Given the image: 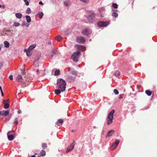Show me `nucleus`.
<instances>
[{
    "mask_svg": "<svg viewBox=\"0 0 157 157\" xmlns=\"http://www.w3.org/2000/svg\"><path fill=\"white\" fill-rule=\"evenodd\" d=\"M56 85L58 88L60 89L62 92L65 90L66 83L64 80L60 78L58 79Z\"/></svg>",
    "mask_w": 157,
    "mask_h": 157,
    "instance_id": "f257e3e1",
    "label": "nucleus"
},
{
    "mask_svg": "<svg viewBox=\"0 0 157 157\" xmlns=\"http://www.w3.org/2000/svg\"><path fill=\"white\" fill-rule=\"evenodd\" d=\"M114 112V110L113 109L109 114L108 117V120L107 122L108 124L109 125L112 122L113 119V115Z\"/></svg>",
    "mask_w": 157,
    "mask_h": 157,
    "instance_id": "f03ea898",
    "label": "nucleus"
},
{
    "mask_svg": "<svg viewBox=\"0 0 157 157\" xmlns=\"http://www.w3.org/2000/svg\"><path fill=\"white\" fill-rule=\"evenodd\" d=\"M80 54V52L78 51L76 52H74L72 56L71 59L73 61L77 62L78 61V56Z\"/></svg>",
    "mask_w": 157,
    "mask_h": 157,
    "instance_id": "7ed1b4c3",
    "label": "nucleus"
},
{
    "mask_svg": "<svg viewBox=\"0 0 157 157\" xmlns=\"http://www.w3.org/2000/svg\"><path fill=\"white\" fill-rule=\"evenodd\" d=\"M109 21H98L97 24L98 26L100 27H105L109 25Z\"/></svg>",
    "mask_w": 157,
    "mask_h": 157,
    "instance_id": "20e7f679",
    "label": "nucleus"
},
{
    "mask_svg": "<svg viewBox=\"0 0 157 157\" xmlns=\"http://www.w3.org/2000/svg\"><path fill=\"white\" fill-rule=\"evenodd\" d=\"M94 13L92 12L91 14H90L87 17V18L89 22L92 23L93 22V18L94 17Z\"/></svg>",
    "mask_w": 157,
    "mask_h": 157,
    "instance_id": "39448f33",
    "label": "nucleus"
},
{
    "mask_svg": "<svg viewBox=\"0 0 157 157\" xmlns=\"http://www.w3.org/2000/svg\"><path fill=\"white\" fill-rule=\"evenodd\" d=\"M119 140H116L115 142L112 144L110 147V149L111 150H113L116 148V147L118 145V144L119 143Z\"/></svg>",
    "mask_w": 157,
    "mask_h": 157,
    "instance_id": "423d86ee",
    "label": "nucleus"
},
{
    "mask_svg": "<svg viewBox=\"0 0 157 157\" xmlns=\"http://www.w3.org/2000/svg\"><path fill=\"white\" fill-rule=\"evenodd\" d=\"M76 41L79 43H84L86 42V40L83 37L79 36L77 38Z\"/></svg>",
    "mask_w": 157,
    "mask_h": 157,
    "instance_id": "0eeeda50",
    "label": "nucleus"
},
{
    "mask_svg": "<svg viewBox=\"0 0 157 157\" xmlns=\"http://www.w3.org/2000/svg\"><path fill=\"white\" fill-rule=\"evenodd\" d=\"M75 144L74 142L72 143L67 148L66 151L67 153L68 152L72 150L74 148Z\"/></svg>",
    "mask_w": 157,
    "mask_h": 157,
    "instance_id": "6e6552de",
    "label": "nucleus"
},
{
    "mask_svg": "<svg viewBox=\"0 0 157 157\" xmlns=\"http://www.w3.org/2000/svg\"><path fill=\"white\" fill-rule=\"evenodd\" d=\"M22 78L21 75H18L16 78V81L18 82L21 83L22 82Z\"/></svg>",
    "mask_w": 157,
    "mask_h": 157,
    "instance_id": "1a4fd4ad",
    "label": "nucleus"
},
{
    "mask_svg": "<svg viewBox=\"0 0 157 157\" xmlns=\"http://www.w3.org/2000/svg\"><path fill=\"white\" fill-rule=\"evenodd\" d=\"M1 115L2 116H6L8 115L9 113V110H3L0 111Z\"/></svg>",
    "mask_w": 157,
    "mask_h": 157,
    "instance_id": "9d476101",
    "label": "nucleus"
},
{
    "mask_svg": "<svg viewBox=\"0 0 157 157\" xmlns=\"http://www.w3.org/2000/svg\"><path fill=\"white\" fill-rule=\"evenodd\" d=\"M82 33L88 36L90 34V30L89 29H86L83 31Z\"/></svg>",
    "mask_w": 157,
    "mask_h": 157,
    "instance_id": "9b49d317",
    "label": "nucleus"
},
{
    "mask_svg": "<svg viewBox=\"0 0 157 157\" xmlns=\"http://www.w3.org/2000/svg\"><path fill=\"white\" fill-rule=\"evenodd\" d=\"M49 56L51 58H52L55 55L56 52L53 49H52L51 52L49 53Z\"/></svg>",
    "mask_w": 157,
    "mask_h": 157,
    "instance_id": "f8f14e48",
    "label": "nucleus"
},
{
    "mask_svg": "<svg viewBox=\"0 0 157 157\" xmlns=\"http://www.w3.org/2000/svg\"><path fill=\"white\" fill-rule=\"evenodd\" d=\"M114 131L113 130H111L108 132L107 135L106 136V137H107V136L108 137L111 136L114 133Z\"/></svg>",
    "mask_w": 157,
    "mask_h": 157,
    "instance_id": "ddd939ff",
    "label": "nucleus"
},
{
    "mask_svg": "<svg viewBox=\"0 0 157 157\" xmlns=\"http://www.w3.org/2000/svg\"><path fill=\"white\" fill-rule=\"evenodd\" d=\"M36 46V45L35 44H33V45H30L29 47L28 48V51H31Z\"/></svg>",
    "mask_w": 157,
    "mask_h": 157,
    "instance_id": "4468645a",
    "label": "nucleus"
},
{
    "mask_svg": "<svg viewBox=\"0 0 157 157\" xmlns=\"http://www.w3.org/2000/svg\"><path fill=\"white\" fill-rule=\"evenodd\" d=\"M7 136H8V139L10 140V141L12 140L14 138V137L13 136V134H11V135L7 134Z\"/></svg>",
    "mask_w": 157,
    "mask_h": 157,
    "instance_id": "2eb2a0df",
    "label": "nucleus"
},
{
    "mask_svg": "<svg viewBox=\"0 0 157 157\" xmlns=\"http://www.w3.org/2000/svg\"><path fill=\"white\" fill-rule=\"evenodd\" d=\"M75 47L79 49H82L85 48V47L83 46L78 44L75 45Z\"/></svg>",
    "mask_w": 157,
    "mask_h": 157,
    "instance_id": "dca6fc26",
    "label": "nucleus"
},
{
    "mask_svg": "<svg viewBox=\"0 0 157 157\" xmlns=\"http://www.w3.org/2000/svg\"><path fill=\"white\" fill-rule=\"evenodd\" d=\"M64 5L66 6H67L70 5V1L69 0H67L66 1L64 2Z\"/></svg>",
    "mask_w": 157,
    "mask_h": 157,
    "instance_id": "f3484780",
    "label": "nucleus"
},
{
    "mask_svg": "<svg viewBox=\"0 0 157 157\" xmlns=\"http://www.w3.org/2000/svg\"><path fill=\"white\" fill-rule=\"evenodd\" d=\"M5 46L6 48H8L10 46V44L7 41H5L4 43Z\"/></svg>",
    "mask_w": 157,
    "mask_h": 157,
    "instance_id": "a211bd4d",
    "label": "nucleus"
},
{
    "mask_svg": "<svg viewBox=\"0 0 157 157\" xmlns=\"http://www.w3.org/2000/svg\"><path fill=\"white\" fill-rule=\"evenodd\" d=\"M16 16L18 18L20 19L22 17L21 14L20 13H17L16 14Z\"/></svg>",
    "mask_w": 157,
    "mask_h": 157,
    "instance_id": "6ab92c4d",
    "label": "nucleus"
},
{
    "mask_svg": "<svg viewBox=\"0 0 157 157\" xmlns=\"http://www.w3.org/2000/svg\"><path fill=\"white\" fill-rule=\"evenodd\" d=\"M26 19L27 21L28 22H30L31 21V18L29 16H28V15L26 16Z\"/></svg>",
    "mask_w": 157,
    "mask_h": 157,
    "instance_id": "aec40b11",
    "label": "nucleus"
},
{
    "mask_svg": "<svg viewBox=\"0 0 157 157\" xmlns=\"http://www.w3.org/2000/svg\"><path fill=\"white\" fill-rule=\"evenodd\" d=\"M61 90L59 89H56L55 90V93L56 94H60L61 92Z\"/></svg>",
    "mask_w": 157,
    "mask_h": 157,
    "instance_id": "412c9836",
    "label": "nucleus"
},
{
    "mask_svg": "<svg viewBox=\"0 0 157 157\" xmlns=\"http://www.w3.org/2000/svg\"><path fill=\"white\" fill-rule=\"evenodd\" d=\"M60 74V71L59 70H56L55 72V76L58 75Z\"/></svg>",
    "mask_w": 157,
    "mask_h": 157,
    "instance_id": "4be33fe9",
    "label": "nucleus"
},
{
    "mask_svg": "<svg viewBox=\"0 0 157 157\" xmlns=\"http://www.w3.org/2000/svg\"><path fill=\"white\" fill-rule=\"evenodd\" d=\"M40 155L42 156H44L46 155V152L45 151L42 150L40 152Z\"/></svg>",
    "mask_w": 157,
    "mask_h": 157,
    "instance_id": "5701e85b",
    "label": "nucleus"
},
{
    "mask_svg": "<svg viewBox=\"0 0 157 157\" xmlns=\"http://www.w3.org/2000/svg\"><path fill=\"white\" fill-rule=\"evenodd\" d=\"M38 14L39 15V18H41L44 15V13L40 11L39 12Z\"/></svg>",
    "mask_w": 157,
    "mask_h": 157,
    "instance_id": "b1692460",
    "label": "nucleus"
},
{
    "mask_svg": "<svg viewBox=\"0 0 157 157\" xmlns=\"http://www.w3.org/2000/svg\"><path fill=\"white\" fill-rule=\"evenodd\" d=\"M146 94L148 96H151V92L149 90H146L145 91Z\"/></svg>",
    "mask_w": 157,
    "mask_h": 157,
    "instance_id": "393cba45",
    "label": "nucleus"
},
{
    "mask_svg": "<svg viewBox=\"0 0 157 157\" xmlns=\"http://www.w3.org/2000/svg\"><path fill=\"white\" fill-rule=\"evenodd\" d=\"M10 106L9 104L8 103H5L4 107V108L5 109H8Z\"/></svg>",
    "mask_w": 157,
    "mask_h": 157,
    "instance_id": "a878e982",
    "label": "nucleus"
},
{
    "mask_svg": "<svg viewBox=\"0 0 157 157\" xmlns=\"http://www.w3.org/2000/svg\"><path fill=\"white\" fill-rule=\"evenodd\" d=\"M118 14L115 12H113L112 13V16L115 17H117L118 16Z\"/></svg>",
    "mask_w": 157,
    "mask_h": 157,
    "instance_id": "bb28decb",
    "label": "nucleus"
},
{
    "mask_svg": "<svg viewBox=\"0 0 157 157\" xmlns=\"http://www.w3.org/2000/svg\"><path fill=\"white\" fill-rule=\"evenodd\" d=\"M120 73L119 71H116L114 73V75L116 77H118L120 75Z\"/></svg>",
    "mask_w": 157,
    "mask_h": 157,
    "instance_id": "cd10ccee",
    "label": "nucleus"
},
{
    "mask_svg": "<svg viewBox=\"0 0 157 157\" xmlns=\"http://www.w3.org/2000/svg\"><path fill=\"white\" fill-rule=\"evenodd\" d=\"M62 39V37L61 36H59L57 37V40L58 41H60Z\"/></svg>",
    "mask_w": 157,
    "mask_h": 157,
    "instance_id": "c85d7f7f",
    "label": "nucleus"
},
{
    "mask_svg": "<svg viewBox=\"0 0 157 157\" xmlns=\"http://www.w3.org/2000/svg\"><path fill=\"white\" fill-rule=\"evenodd\" d=\"M23 1L25 2V4L26 6H28L29 5V2H30V0H23Z\"/></svg>",
    "mask_w": 157,
    "mask_h": 157,
    "instance_id": "c756f323",
    "label": "nucleus"
},
{
    "mask_svg": "<svg viewBox=\"0 0 157 157\" xmlns=\"http://www.w3.org/2000/svg\"><path fill=\"white\" fill-rule=\"evenodd\" d=\"M63 119H59L57 122V123H60V124H63Z\"/></svg>",
    "mask_w": 157,
    "mask_h": 157,
    "instance_id": "7c9ffc66",
    "label": "nucleus"
},
{
    "mask_svg": "<svg viewBox=\"0 0 157 157\" xmlns=\"http://www.w3.org/2000/svg\"><path fill=\"white\" fill-rule=\"evenodd\" d=\"M26 13L27 14H29L31 13V9L29 8H28L27 10L26 11Z\"/></svg>",
    "mask_w": 157,
    "mask_h": 157,
    "instance_id": "2f4dec72",
    "label": "nucleus"
},
{
    "mask_svg": "<svg viewBox=\"0 0 157 157\" xmlns=\"http://www.w3.org/2000/svg\"><path fill=\"white\" fill-rule=\"evenodd\" d=\"M71 73L73 75H76L77 74V72L74 70H71Z\"/></svg>",
    "mask_w": 157,
    "mask_h": 157,
    "instance_id": "473e14b6",
    "label": "nucleus"
},
{
    "mask_svg": "<svg viewBox=\"0 0 157 157\" xmlns=\"http://www.w3.org/2000/svg\"><path fill=\"white\" fill-rule=\"evenodd\" d=\"M112 6L114 8L117 9V8L118 5L116 3H114L113 4Z\"/></svg>",
    "mask_w": 157,
    "mask_h": 157,
    "instance_id": "72a5a7b5",
    "label": "nucleus"
},
{
    "mask_svg": "<svg viewBox=\"0 0 157 157\" xmlns=\"http://www.w3.org/2000/svg\"><path fill=\"white\" fill-rule=\"evenodd\" d=\"M14 134V131L13 130L10 131L9 132L7 133V134H8V135H11V134L13 135Z\"/></svg>",
    "mask_w": 157,
    "mask_h": 157,
    "instance_id": "f704fd0d",
    "label": "nucleus"
},
{
    "mask_svg": "<svg viewBox=\"0 0 157 157\" xmlns=\"http://www.w3.org/2000/svg\"><path fill=\"white\" fill-rule=\"evenodd\" d=\"M70 33V31L68 29L66 30L65 31V34L68 35Z\"/></svg>",
    "mask_w": 157,
    "mask_h": 157,
    "instance_id": "c9c22d12",
    "label": "nucleus"
},
{
    "mask_svg": "<svg viewBox=\"0 0 157 157\" xmlns=\"http://www.w3.org/2000/svg\"><path fill=\"white\" fill-rule=\"evenodd\" d=\"M47 147V144L46 143H43L42 144V147L43 148H46Z\"/></svg>",
    "mask_w": 157,
    "mask_h": 157,
    "instance_id": "e433bc0d",
    "label": "nucleus"
},
{
    "mask_svg": "<svg viewBox=\"0 0 157 157\" xmlns=\"http://www.w3.org/2000/svg\"><path fill=\"white\" fill-rule=\"evenodd\" d=\"M80 1L84 3H87L89 1V0H80Z\"/></svg>",
    "mask_w": 157,
    "mask_h": 157,
    "instance_id": "4c0bfd02",
    "label": "nucleus"
},
{
    "mask_svg": "<svg viewBox=\"0 0 157 157\" xmlns=\"http://www.w3.org/2000/svg\"><path fill=\"white\" fill-rule=\"evenodd\" d=\"M26 55L28 56H30L31 55L30 51H28L27 52H26Z\"/></svg>",
    "mask_w": 157,
    "mask_h": 157,
    "instance_id": "58836bf2",
    "label": "nucleus"
},
{
    "mask_svg": "<svg viewBox=\"0 0 157 157\" xmlns=\"http://www.w3.org/2000/svg\"><path fill=\"white\" fill-rule=\"evenodd\" d=\"M113 92L116 95H117L119 94V92L116 89H114L113 90Z\"/></svg>",
    "mask_w": 157,
    "mask_h": 157,
    "instance_id": "ea45409f",
    "label": "nucleus"
},
{
    "mask_svg": "<svg viewBox=\"0 0 157 157\" xmlns=\"http://www.w3.org/2000/svg\"><path fill=\"white\" fill-rule=\"evenodd\" d=\"M14 123L16 124H18V120L17 118H15L14 119Z\"/></svg>",
    "mask_w": 157,
    "mask_h": 157,
    "instance_id": "a19ab883",
    "label": "nucleus"
},
{
    "mask_svg": "<svg viewBox=\"0 0 157 157\" xmlns=\"http://www.w3.org/2000/svg\"><path fill=\"white\" fill-rule=\"evenodd\" d=\"M0 91L1 92L2 96L3 97L4 96V94L3 93V92L2 90L1 86H0Z\"/></svg>",
    "mask_w": 157,
    "mask_h": 157,
    "instance_id": "79ce46f5",
    "label": "nucleus"
},
{
    "mask_svg": "<svg viewBox=\"0 0 157 157\" xmlns=\"http://www.w3.org/2000/svg\"><path fill=\"white\" fill-rule=\"evenodd\" d=\"M14 25L15 26H18L20 25V23L17 22H15Z\"/></svg>",
    "mask_w": 157,
    "mask_h": 157,
    "instance_id": "37998d69",
    "label": "nucleus"
},
{
    "mask_svg": "<svg viewBox=\"0 0 157 157\" xmlns=\"http://www.w3.org/2000/svg\"><path fill=\"white\" fill-rule=\"evenodd\" d=\"M9 78L10 80H12L13 79V75H10L9 76Z\"/></svg>",
    "mask_w": 157,
    "mask_h": 157,
    "instance_id": "c03bdc74",
    "label": "nucleus"
},
{
    "mask_svg": "<svg viewBox=\"0 0 157 157\" xmlns=\"http://www.w3.org/2000/svg\"><path fill=\"white\" fill-rule=\"evenodd\" d=\"M69 78V79H71L72 80L74 81L75 79V78L73 77H70Z\"/></svg>",
    "mask_w": 157,
    "mask_h": 157,
    "instance_id": "a18cd8bd",
    "label": "nucleus"
},
{
    "mask_svg": "<svg viewBox=\"0 0 157 157\" xmlns=\"http://www.w3.org/2000/svg\"><path fill=\"white\" fill-rule=\"evenodd\" d=\"M119 98H120V99H122L123 98V97H122V95L121 94H120L119 95Z\"/></svg>",
    "mask_w": 157,
    "mask_h": 157,
    "instance_id": "49530a36",
    "label": "nucleus"
},
{
    "mask_svg": "<svg viewBox=\"0 0 157 157\" xmlns=\"http://www.w3.org/2000/svg\"><path fill=\"white\" fill-rule=\"evenodd\" d=\"M39 4H40V5H43V2L41 1L40 2H39Z\"/></svg>",
    "mask_w": 157,
    "mask_h": 157,
    "instance_id": "de8ad7c7",
    "label": "nucleus"
},
{
    "mask_svg": "<svg viewBox=\"0 0 157 157\" xmlns=\"http://www.w3.org/2000/svg\"><path fill=\"white\" fill-rule=\"evenodd\" d=\"M18 114H20L21 113V110H19L17 111Z\"/></svg>",
    "mask_w": 157,
    "mask_h": 157,
    "instance_id": "09e8293b",
    "label": "nucleus"
},
{
    "mask_svg": "<svg viewBox=\"0 0 157 157\" xmlns=\"http://www.w3.org/2000/svg\"><path fill=\"white\" fill-rule=\"evenodd\" d=\"M28 51V49H24V51L25 52H27Z\"/></svg>",
    "mask_w": 157,
    "mask_h": 157,
    "instance_id": "8fccbe9b",
    "label": "nucleus"
},
{
    "mask_svg": "<svg viewBox=\"0 0 157 157\" xmlns=\"http://www.w3.org/2000/svg\"><path fill=\"white\" fill-rule=\"evenodd\" d=\"M39 70L38 69H37V71H36V73H37V74H38V73H39Z\"/></svg>",
    "mask_w": 157,
    "mask_h": 157,
    "instance_id": "3c124183",
    "label": "nucleus"
},
{
    "mask_svg": "<svg viewBox=\"0 0 157 157\" xmlns=\"http://www.w3.org/2000/svg\"><path fill=\"white\" fill-rule=\"evenodd\" d=\"M6 100H4L3 101V103H4L5 104V103L6 102Z\"/></svg>",
    "mask_w": 157,
    "mask_h": 157,
    "instance_id": "603ef678",
    "label": "nucleus"
},
{
    "mask_svg": "<svg viewBox=\"0 0 157 157\" xmlns=\"http://www.w3.org/2000/svg\"><path fill=\"white\" fill-rule=\"evenodd\" d=\"M22 73L23 74H25V70H24L23 71H22Z\"/></svg>",
    "mask_w": 157,
    "mask_h": 157,
    "instance_id": "864d4df0",
    "label": "nucleus"
},
{
    "mask_svg": "<svg viewBox=\"0 0 157 157\" xmlns=\"http://www.w3.org/2000/svg\"><path fill=\"white\" fill-rule=\"evenodd\" d=\"M71 132H75V131L73 130H72L71 131Z\"/></svg>",
    "mask_w": 157,
    "mask_h": 157,
    "instance_id": "5fc2aeb1",
    "label": "nucleus"
},
{
    "mask_svg": "<svg viewBox=\"0 0 157 157\" xmlns=\"http://www.w3.org/2000/svg\"><path fill=\"white\" fill-rule=\"evenodd\" d=\"M9 101V99H8L7 100H6V101H7L8 102Z\"/></svg>",
    "mask_w": 157,
    "mask_h": 157,
    "instance_id": "6e6d98bb",
    "label": "nucleus"
},
{
    "mask_svg": "<svg viewBox=\"0 0 157 157\" xmlns=\"http://www.w3.org/2000/svg\"><path fill=\"white\" fill-rule=\"evenodd\" d=\"M117 11V10H113V12H114V11Z\"/></svg>",
    "mask_w": 157,
    "mask_h": 157,
    "instance_id": "4d7b16f0",
    "label": "nucleus"
},
{
    "mask_svg": "<svg viewBox=\"0 0 157 157\" xmlns=\"http://www.w3.org/2000/svg\"><path fill=\"white\" fill-rule=\"evenodd\" d=\"M25 80H26V81H29V80H26V79H25Z\"/></svg>",
    "mask_w": 157,
    "mask_h": 157,
    "instance_id": "13d9d810",
    "label": "nucleus"
},
{
    "mask_svg": "<svg viewBox=\"0 0 157 157\" xmlns=\"http://www.w3.org/2000/svg\"><path fill=\"white\" fill-rule=\"evenodd\" d=\"M2 6L1 5H0V8Z\"/></svg>",
    "mask_w": 157,
    "mask_h": 157,
    "instance_id": "bf43d9fd",
    "label": "nucleus"
},
{
    "mask_svg": "<svg viewBox=\"0 0 157 157\" xmlns=\"http://www.w3.org/2000/svg\"><path fill=\"white\" fill-rule=\"evenodd\" d=\"M3 6V8H4V6Z\"/></svg>",
    "mask_w": 157,
    "mask_h": 157,
    "instance_id": "052dcab7",
    "label": "nucleus"
},
{
    "mask_svg": "<svg viewBox=\"0 0 157 157\" xmlns=\"http://www.w3.org/2000/svg\"><path fill=\"white\" fill-rule=\"evenodd\" d=\"M1 50V48L0 47V51Z\"/></svg>",
    "mask_w": 157,
    "mask_h": 157,
    "instance_id": "680f3d73",
    "label": "nucleus"
}]
</instances>
